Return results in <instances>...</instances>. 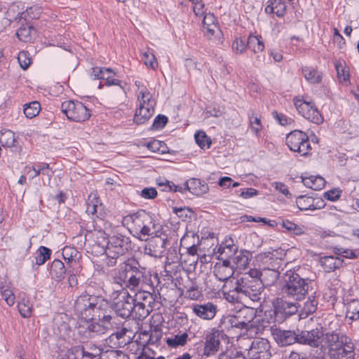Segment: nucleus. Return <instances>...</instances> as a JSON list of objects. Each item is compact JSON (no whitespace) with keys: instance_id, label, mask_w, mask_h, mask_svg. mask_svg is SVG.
I'll use <instances>...</instances> for the list:
<instances>
[{"instance_id":"obj_1","label":"nucleus","mask_w":359,"mask_h":359,"mask_svg":"<svg viewBox=\"0 0 359 359\" xmlns=\"http://www.w3.org/2000/svg\"><path fill=\"white\" fill-rule=\"evenodd\" d=\"M114 283L121 289L136 290L137 287H148L153 285L151 273L145 268H139L130 264L120 266L114 275Z\"/></svg>"},{"instance_id":"obj_2","label":"nucleus","mask_w":359,"mask_h":359,"mask_svg":"<svg viewBox=\"0 0 359 359\" xmlns=\"http://www.w3.org/2000/svg\"><path fill=\"white\" fill-rule=\"evenodd\" d=\"M321 349L325 351L329 359H355L351 339L337 330L325 333Z\"/></svg>"},{"instance_id":"obj_3","label":"nucleus","mask_w":359,"mask_h":359,"mask_svg":"<svg viewBox=\"0 0 359 359\" xmlns=\"http://www.w3.org/2000/svg\"><path fill=\"white\" fill-rule=\"evenodd\" d=\"M311 282L309 278H302L297 271L287 270L281 278L280 294L283 298L301 301L308 294Z\"/></svg>"},{"instance_id":"obj_4","label":"nucleus","mask_w":359,"mask_h":359,"mask_svg":"<svg viewBox=\"0 0 359 359\" xmlns=\"http://www.w3.org/2000/svg\"><path fill=\"white\" fill-rule=\"evenodd\" d=\"M107 301L101 296L81 294L74 302V313L78 318L86 321L97 319Z\"/></svg>"},{"instance_id":"obj_5","label":"nucleus","mask_w":359,"mask_h":359,"mask_svg":"<svg viewBox=\"0 0 359 359\" xmlns=\"http://www.w3.org/2000/svg\"><path fill=\"white\" fill-rule=\"evenodd\" d=\"M262 285L258 278L252 277L249 272L238 278L233 286L232 292L236 294L240 301L247 299L259 302L262 299Z\"/></svg>"},{"instance_id":"obj_6","label":"nucleus","mask_w":359,"mask_h":359,"mask_svg":"<svg viewBox=\"0 0 359 359\" xmlns=\"http://www.w3.org/2000/svg\"><path fill=\"white\" fill-rule=\"evenodd\" d=\"M122 223L132 229L142 240L154 233V221L148 212L140 210L123 217Z\"/></svg>"},{"instance_id":"obj_7","label":"nucleus","mask_w":359,"mask_h":359,"mask_svg":"<svg viewBox=\"0 0 359 359\" xmlns=\"http://www.w3.org/2000/svg\"><path fill=\"white\" fill-rule=\"evenodd\" d=\"M114 302L111 309L123 319H126L133 315V297L127 290H114L111 294Z\"/></svg>"},{"instance_id":"obj_8","label":"nucleus","mask_w":359,"mask_h":359,"mask_svg":"<svg viewBox=\"0 0 359 359\" xmlns=\"http://www.w3.org/2000/svg\"><path fill=\"white\" fill-rule=\"evenodd\" d=\"M140 106L134 116V122L138 125L147 122L154 113L156 102L152 95L146 88H142L141 96H139Z\"/></svg>"},{"instance_id":"obj_9","label":"nucleus","mask_w":359,"mask_h":359,"mask_svg":"<svg viewBox=\"0 0 359 359\" xmlns=\"http://www.w3.org/2000/svg\"><path fill=\"white\" fill-rule=\"evenodd\" d=\"M61 111L67 118L75 122H83L90 117V110L81 102L66 100L61 104Z\"/></svg>"},{"instance_id":"obj_10","label":"nucleus","mask_w":359,"mask_h":359,"mask_svg":"<svg viewBox=\"0 0 359 359\" xmlns=\"http://www.w3.org/2000/svg\"><path fill=\"white\" fill-rule=\"evenodd\" d=\"M286 144L291 151L301 156H306L311 149L308 135L301 130L290 133L286 137Z\"/></svg>"},{"instance_id":"obj_11","label":"nucleus","mask_w":359,"mask_h":359,"mask_svg":"<svg viewBox=\"0 0 359 359\" xmlns=\"http://www.w3.org/2000/svg\"><path fill=\"white\" fill-rule=\"evenodd\" d=\"M256 316V311L250 306L238 311L235 315L227 317V322L231 327L240 330H248L251 326V323Z\"/></svg>"},{"instance_id":"obj_12","label":"nucleus","mask_w":359,"mask_h":359,"mask_svg":"<svg viewBox=\"0 0 359 359\" xmlns=\"http://www.w3.org/2000/svg\"><path fill=\"white\" fill-rule=\"evenodd\" d=\"M226 337L222 331L212 328L205 334L203 355L210 357L215 355L219 351L221 341Z\"/></svg>"},{"instance_id":"obj_13","label":"nucleus","mask_w":359,"mask_h":359,"mask_svg":"<svg viewBox=\"0 0 359 359\" xmlns=\"http://www.w3.org/2000/svg\"><path fill=\"white\" fill-rule=\"evenodd\" d=\"M294 104L299 113L307 120L316 124H320L323 122V118L311 102H307L299 98H294Z\"/></svg>"},{"instance_id":"obj_14","label":"nucleus","mask_w":359,"mask_h":359,"mask_svg":"<svg viewBox=\"0 0 359 359\" xmlns=\"http://www.w3.org/2000/svg\"><path fill=\"white\" fill-rule=\"evenodd\" d=\"M299 304L288 302L283 298H276L273 302V313L276 321L280 323L298 311Z\"/></svg>"},{"instance_id":"obj_15","label":"nucleus","mask_w":359,"mask_h":359,"mask_svg":"<svg viewBox=\"0 0 359 359\" xmlns=\"http://www.w3.org/2000/svg\"><path fill=\"white\" fill-rule=\"evenodd\" d=\"M298 344L308 345L313 348H318L320 344H324L325 333L322 327H316L311 330H297Z\"/></svg>"},{"instance_id":"obj_16","label":"nucleus","mask_w":359,"mask_h":359,"mask_svg":"<svg viewBox=\"0 0 359 359\" xmlns=\"http://www.w3.org/2000/svg\"><path fill=\"white\" fill-rule=\"evenodd\" d=\"M153 285L148 287H137L134 291H137L133 297L134 302L137 303H144L146 306H154L155 301L151 291H154V287L159 283V277L158 273L151 274Z\"/></svg>"},{"instance_id":"obj_17","label":"nucleus","mask_w":359,"mask_h":359,"mask_svg":"<svg viewBox=\"0 0 359 359\" xmlns=\"http://www.w3.org/2000/svg\"><path fill=\"white\" fill-rule=\"evenodd\" d=\"M166 244L165 234L152 236L144 247V253L151 257H161L166 248Z\"/></svg>"},{"instance_id":"obj_18","label":"nucleus","mask_w":359,"mask_h":359,"mask_svg":"<svg viewBox=\"0 0 359 359\" xmlns=\"http://www.w3.org/2000/svg\"><path fill=\"white\" fill-rule=\"evenodd\" d=\"M248 355L251 359H269L271 353L269 341L264 338L255 339L248 349Z\"/></svg>"},{"instance_id":"obj_19","label":"nucleus","mask_w":359,"mask_h":359,"mask_svg":"<svg viewBox=\"0 0 359 359\" xmlns=\"http://www.w3.org/2000/svg\"><path fill=\"white\" fill-rule=\"evenodd\" d=\"M278 251L265 252L259 254L256 257L257 261L259 262V269H265L270 270L279 271L283 264V260L278 256Z\"/></svg>"},{"instance_id":"obj_20","label":"nucleus","mask_w":359,"mask_h":359,"mask_svg":"<svg viewBox=\"0 0 359 359\" xmlns=\"http://www.w3.org/2000/svg\"><path fill=\"white\" fill-rule=\"evenodd\" d=\"M130 238L122 234H116L109 238L107 249L112 255H123L130 248Z\"/></svg>"},{"instance_id":"obj_21","label":"nucleus","mask_w":359,"mask_h":359,"mask_svg":"<svg viewBox=\"0 0 359 359\" xmlns=\"http://www.w3.org/2000/svg\"><path fill=\"white\" fill-rule=\"evenodd\" d=\"M121 316L116 313L110 306L108 301H107L103 311L100 313V316L97 319L102 320L107 331L115 330L116 328L121 325L122 321L124 320L120 318Z\"/></svg>"},{"instance_id":"obj_22","label":"nucleus","mask_w":359,"mask_h":359,"mask_svg":"<svg viewBox=\"0 0 359 359\" xmlns=\"http://www.w3.org/2000/svg\"><path fill=\"white\" fill-rule=\"evenodd\" d=\"M249 273L252 276L258 278L262 285V289L264 287H269L273 285L276 283L278 278L280 276V271L270 270V269H251L249 271Z\"/></svg>"},{"instance_id":"obj_23","label":"nucleus","mask_w":359,"mask_h":359,"mask_svg":"<svg viewBox=\"0 0 359 359\" xmlns=\"http://www.w3.org/2000/svg\"><path fill=\"white\" fill-rule=\"evenodd\" d=\"M297 330H283L275 329L273 336L276 341L281 346H286L294 343H298Z\"/></svg>"},{"instance_id":"obj_24","label":"nucleus","mask_w":359,"mask_h":359,"mask_svg":"<svg viewBox=\"0 0 359 359\" xmlns=\"http://www.w3.org/2000/svg\"><path fill=\"white\" fill-rule=\"evenodd\" d=\"M97 321H92L86 328H81L79 333L83 335V341L87 339H94L97 336L105 334L107 331L102 322V320L97 319Z\"/></svg>"},{"instance_id":"obj_25","label":"nucleus","mask_w":359,"mask_h":359,"mask_svg":"<svg viewBox=\"0 0 359 359\" xmlns=\"http://www.w3.org/2000/svg\"><path fill=\"white\" fill-rule=\"evenodd\" d=\"M191 309L198 317L208 320L213 319L217 311V306L212 302L194 304Z\"/></svg>"},{"instance_id":"obj_26","label":"nucleus","mask_w":359,"mask_h":359,"mask_svg":"<svg viewBox=\"0 0 359 359\" xmlns=\"http://www.w3.org/2000/svg\"><path fill=\"white\" fill-rule=\"evenodd\" d=\"M186 188L190 193L196 196L205 194L208 190L207 184L196 178H191L187 180Z\"/></svg>"},{"instance_id":"obj_27","label":"nucleus","mask_w":359,"mask_h":359,"mask_svg":"<svg viewBox=\"0 0 359 359\" xmlns=\"http://www.w3.org/2000/svg\"><path fill=\"white\" fill-rule=\"evenodd\" d=\"M203 31L208 36L215 35L220 30L217 23L216 18L212 13H207L204 15L203 20Z\"/></svg>"},{"instance_id":"obj_28","label":"nucleus","mask_w":359,"mask_h":359,"mask_svg":"<svg viewBox=\"0 0 359 359\" xmlns=\"http://www.w3.org/2000/svg\"><path fill=\"white\" fill-rule=\"evenodd\" d=\"M51 250L45 247L40 246L35 253V256L31 259L33 268L35 266H39L46 263L50 258Z\"/></svg>"},{"instance_id":"obj_29","label":"nucleus","mask_w":359,"mask_h":359,"mask_svg":"<svg viewBox=\"0 0 359 359\" xmlns=\"http://www.w3.org/2000/svg\"><path fill=\"white\" fill-rule=\"evenodd\" d=\"M66 269L63 262L59 259H55L52 262L49 273L53 279L56 281H60L65 278Z\"/></svg>"},{"instance_id":"obj_30","label":"nucleus","mask_w":359,"mask_h":359,"mask_svg":"<svg viewBox=\"0 0 359 359\" xmlns=\"http://www.w3.org/2000/svg\"><path fill=\"white\" fill-rule=\"evenodd\" d=\"M252 258V254L247 250L238 252L233 258V262L239 270L245 269Z\"/></svg>"},{"instance_id":"obj_31","label":"nucleus","mask_w":359,"mask_h":359,"mask_svg":"<svg viewBox=\"0 0 359 359\" xmlns=\"http://www.w3.org/2000/svg\"><path fill=\"white\" fill-rule=\"evenodd\" d=\"M133 314L139 320H144L154 309L153 306H146L144 303H137L136 302H133Z\"/></svg>"},{"instance_id":"obj_32","label":"nucleus","mask_w":359,"mask_h":359,"mask_svg":"<svg viewBox=\"0 0 359 359\" xmlns=\"http://www.w3.org/2000/svg\"><path fill=\"white\" fill-rule=\"evenodd\" d=\"M213 273L219 280L224 282L233 275V266H225L224 264H216Z\"/></svg>"},{"instance_id":"obj_33","label":"nucleus","mask_w":359,"mask_h":359,"mask_svg":"<svg viewBox=\"0 0 359 359\" xmlns=\"http://www.w3.org/2000/svg\"><path fill=\"white\" fill-rule=\"evenodd\" d=\"M321 262L325 271L331 272L341 267L344 260L337 257L326 256L322 259Z\"/></svg>"},{"instance_id":"obj_34","label":"nucleus","mask_w":359,"mask_h":359,"mask_svg":"<svg viewBox=\"0 0 359 359\" xmlns=\"http://www.w3.org/2000/svg\"><path fill=\"white\" fill-rule=\"evenodd\" d=\"M302 74L305 79L310 83L316 84L322 81V73L311 67H304Z\"/></svg>"},{"instance_id":"obj_35","label":"nucleus","mask_w":359,"mask_h":359,"mask_svg":"<svg viewBox=\"0 0 359 359\" xmlns=\"http://www.w3.org/2000/svg\"><path fill=\"white\" fill-rule=\"evenodd\" d=\"M116 332L111 334V336H115L116 339H120L125 337H128V341L132 338L134 332L130 327V323L123 320L121 325L115 329Z\"/></svg>"},{"instance_id":"obj_36","label":"nucleus","mask_w":359,"mask_h":359,"mask_svg":"<svg viewBox=\"0 0 359 359\" xmlns=\"http://www.w3.org/2000/svg\"><path fill=\"white\" fill-rule=\"evenodd\" d=\"M302 179L304 186L313 190L322 189L325 184V180L319 176L302 177Z\"/></svg>"},{"instance_id":"obj_37","label":"nucleus","mask_w":359,"mask_h":359,"mask_svg":"<svg viewBox=\"0 0 359 359\" xmlns=\"http://www.w3.org/2000/svg\"><path fill=\"white\" fill-rule=\"evenodd\" d=\"M62 254L63 259L68 264H71V266H74L78 264L77 259H79V252L76 248L70 246H65L62 249Z\"/></svg>"},{"instance_id":"obj_38","label":"nucleus","mask_w":359,"mask_h":359,"mask_svg":"<svg viewBox=\"0 0 359 359\" xmlns=\"http://www.w3.org/2000/svg\"><path fill=\"white\" fill-rule=\"evenodd\" d=\"M318 302L316 299L315 296H311L308 300L304 302L300 316L302 318H306L309 315L313 313L317 309Z\"/></svg>"},{"instance_id":"obj_39","label":"nucleus","mask_w":359,"mask_h":359,"mask_svg":"<svg viewBox=\"0 0 359 359\" xmlns=\"http://www.w3.org/2000/svg\"><path fill=\"white\" fill-rule=\"evenodd\" d=\"M188 334L184 332L181 334H176L166 339V344L171 348H177L178 346H184L188 339Z\"/></svg>"},{"instance_id":"obj_40","label":"nucleus","mask_w":359,"mask_h":359,"mask_svg":"<svg viewBox=\"0 0 359 359\" xmlns=\"http://www.w3.org/2000/svg\"><path fill=\"white\" fill-rule=\"evenodd\" d=\"M247 47L254 53L261 52L264 49V45L261 37L250 35L247 41Z\"/></svg>"},{"instance_id":"obj_41","label":"nucleus","mask_w":359,"mask_h":359,"mask_svg":"<svg viewBox=\"0 0 359 359\" xmlns=\"http://www.w3.org/2000/svg\"><path fill=\"white\" fill-rule=\"evenodd\" d=\"M41 110V104L39 102L34 101L24 106V114L28 118L36 116Z\"/></svg>"},{"instance_id":"obj_42","label":"nucleus","mask_w":359,"mask_h":359,"mask_svg":"<svg viewBox=\"0 0 359 359\" xmlns=\"http://www.w3.org/2000/svg\"><path fill=\"white\" fill-rule=\"evenodd\" d=\"M346 317L353 320L359 319V301L353 299L346 306Z\"/></svg>"},{"instance_id":"obj_43","label":"nucleus","mask_w":359,"mask_h":359,"mask_svg":"<svg viewBox=\"0 0 359 359\" xmlns=\"http://www.w3.org/2000/svg\"><path fill=\"white\" fill-rule=\"evenodd\" d=\"M237 251V247L233 244L231 239L226 240L220 244L218 248V252L220 255L225 254L226 256H231L233 253Z\"/></svg>"},{"instance_id":"obj_44","label":"nucleus","mask_w":359,"mask_h":359,"mask_svg":"<svg viewBox=\"0 0 359 359\" xmlns=\"http://www.w3.org/2000/svg\"><path fill=\"white\" fill-rule=\"evenodd\" d=\"M15 142V134L10 130H5L0 135V143L3 147H11Z\"/></svg>"},{"instance_id":"obj_45","label":"nucleus","mask_w":359,"mask_h":359,"mask_svg":"<svg viewBox=\"0 0 359 359\" xmlns=\"http://www.w3.org/2000/svg\"><path fill=\"white\" fill-rule=\"evenodd\" d=\"M0 291L2 298L6 301L8 305L12 306L15 303V295L8 285H4L0 283Z\"/></svg>"},{"instance_id":"obj_46","label":"nucleus","mask_w":359,"mask_h":359,"mask_svg":"<svg viewBox=\"0 0 359 359\" xmlns=\"http://www.w3.org/2000/svg\"><path fill=\"white\" fill-rule=\"evenodd\" d=\"M32 27L27 25H22L18 29L16 35L18 38L22 41L27 42L31 39V32Z\"/></svg>"},{"instance_id":"obj_47","label":"nucleus","mask_w":359,"mask_h":359,"mask_svg":"<svg viewBox=\"0 0 359 359\" xmlns=\"http://www.w3.org/2000/svg\"><path fill=\"white\" fill-rule=\"evenodd\" d=\"M195 140L197 144L201 148L203 149L205 147L209 148L211 144L210 139L206 135L205 132L198 131L195 135Z\"/></svg>"},{"instance_id":"obj_48","label":"nucleus","mask_w":359,"mask_h":359,"mask_svg":"<svg viewBox=\"0 0 359 359\" xmlns=\"http://www.w3.org/2000/svg\"><path fill=\"white\" fill-rule=\"evenodd\" d=\"M147 147L154 153L163 154L165 151V144L157 140H153L147 142Z\"/></svg>"},{"instance_id":"obj_49","label":"nucleus","mask_w":359,"mask_h":359,"mask_svg":"<svg viewBox=\"0 0 359 359\" xmlns=\"http://www.w3.org/2000/svg\"><path fill=\"white\" fill-rule=\"evenodd\" d=\"M18 311L23 318H29L32 313V305L29 301H22L18 304Z\"/></svg>"},{"instance_id":"obj_50","label":"nucleus","mask_w":359,"mask_h":359,"mask_svg":"<svg viewBox=\"0 0 359 359\" xmlns=\"http://www.w3.org/2000/svg\"><path fill=\"white\" fill-rule=\"evenodd\" d=\"M333 250L336 255L344 258L355 259L358 257V255L355 251L348 248L336 246L334 248Z\"/></svg>"},{"instance_id":"obj_51","label":"nucleus","mask_w":359,"mask_h":359,"mask_svg":"<svg viewBox=\"0 0 359 359\" xmlns=\"http://www.w3.org/2000/svg\"><path fill=\"white\" fill-rule=\"evenodd\" d=\"M81 346H75L68 349L63 359H82Z\"/></svg>"},{"instance_id":"obj_52","label":"nucleus","mask_w":359,"mask_h":359,"mask_svg":"<svg viewBox=\"0 0 359 359\" xmlns=\"http://www.w3.org/2000/svg\"><path fill=\"white\" fill-rule=\"evenodd\" d=\"M142 60L147 67L155 69L157 67L158 63L155 55L149 51L142 54Z\"/></svg>"},{"instance_id":"obj_53","label":"nucleus","mask_w":359,"mask_h":359,"mask_svg":"<svg viewBox=\"0 0 359 359\" xmlns=\"http://www.w3.org/2000/svg\"><path fill=\"white\" fill-rule=\"evenodd\" d=\"M18 60L20 66L24 70L27 69L31 64V58L27 51H20L18 56Z\"/></svg>"},{"instance_id":"obj_54","label":"nucleus","mask_w":359,"mask_h":359,"mask_svg":"<svg viewBox=\"0 0 359 359\" xmlns=\"http://www.w3.org/2000/svg\"><path fill=\"white\" fill-rule=\"evenodd\" d=\"M168 119L165 116L161 114L158 115L154 120L151 128V130H161L168 123Z\"/></svg>"},{"instance_id":"obj_55","label":"nucleus","mask_w":359,"mask_h":359,"mask_svg":"<svg viewBox=\"0 0 359 359\" xmlns=\"http://www.w3.org/2000/svg\"><path fill=\"white\" fill-rule=\"evenodd\" d=\"M218 359H246L241 352L223 351L218 355Z\"/></svg>"},{"instance_id":"obj_56","label":"nucleus","mask_w":359,"mask_h":359,"mask_svg":"<svg viewBox=\"0 0 359 359\" xmlns=\"http://www.w3.org/2000/svg\"><path fill=\"white\" fill-rule=\"evenodd\" d=\"M246 47L245 41L241 38H236L232 43V48L236 53H243Z\"/></svg>"},{"instance_id":"obj_57","label":"nucleus","mask_w":359,"mask_h":359,"mask_svg":"<svg viewBox=\"0 0 359 359\" xmlns=\"http://www.w3.org/2000/svg\"><path fill=\"white\" fill-rule=\"evenodd\" d=\"M341 192L339 189H333L324 193V197L328 201H336L340 198Z\"/></svg>"},{"instance_id":"obj_58","label":"nucleus","mask_w":359,"mask_h":359,"mask_svg":"<svg viewBox=\"0 0 359 359\" xmlns=\"http://www.w3.org/2000/svg\"><path fill=\"white\" fill-rule=\"evenodd\" d=\"M250 123L252 132L256 135L258 134L262 128L260 118L257 116H251L250 117Z\"/></svg>"},{"instance_id":"obj_59","label":"nucleus","mask_w":359,"mask_h":359,"mask_svg":"<svg viewBox=\"0 0 359 359\" xmlns=\"http://www.w3.org/2000/svg\"><path fill=\"white\" fill-rule=\"evenodd\" d=\"M274 4V8H275V13L278 17H282L285 15L286 12V6L284 2H283L281 0L276 1L275 0L273 1Z\"/></svg>"},{"instance_id":"obj_60","label":"nucleus","mask_w":359,"mask_h":359,"mask_svg":"<svg viewBox=\"0 0 359 359\" xmlns=\"http://www.w3.org/2000/svg\"><path fill=\"white\" fill-rule=\"evenodd\" d=\"M186 296L190 299L196 300L201 296V293L197 287L191 286L187 290Z\"/></svg>"},{"instance_id":"obj_61","label":"nucleus","mask_w":359,"mask_h":359,"mask_svg":"<svg viewBox=\"0 0 359 359\" xmlns=\"http://www.w3.org/2000/svg\"><path fill=\"white\" fill-rule=\"evenodd\" d=\"M157 196V191L152 187L144 188L141 192V196L145 199H153Z\"/></svg>"},{"instance_id":"obj_62","label":"nucleus","mask_w":359,"mask_h":359,"mask_svg":"<svg viewBox=\"0 0 359 359\" xmlns=\"http://www.w3.org/2000/svg\"><path fill=\"white\" fill-rule=\"evenodd\" d=\"M240 197L247 199L254 197L258 194L257 190L253 188H248L245 189H241Z\"/></svg>"},{"instance_id":"obj_63","label":"nucleus","mask_w":359,"mask_h":359,"mask_svg":"<svg viewBox=\"0 0 359 359\" xmlns=\"http://www.w3.org/2000/svg\"><path fill=\"white\" fill-rule=\"evenodd\" d=\"M86 348L91 353V356H93V358H95L96 359L100 358L102 352V349L101 348L94 344H90Z\"/></svg>"},{"instance_id":"obj_64","label":"nucleus","mask_w":359,"mask_h":359,"mask_svg":"<svg viewBox=\"0 0 359 359\" xmlns=\"http://www.w3.org/2000/svg\"><path fill=\"white\" fill-rule=\"evenodd\" d=\"M288 359H317L316 357L313 356L311 358H309L306 356V353H300L297 351H291Z\"/></svg>"}]
</instances>
